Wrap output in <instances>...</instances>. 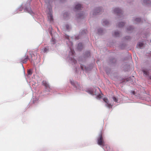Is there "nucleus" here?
I'll return each instance as SVG.
<instances>
[{"label": "nucleus", "mask_w": 151, "mask_h": 151, "mask_svg": "<svg viewBox=\"0 0 151 151\" xmlns=\"http://www.w3.org/2000/svg\"><path fill=\"white\" fill-rule=\"evenodd\" d=\"M97 143L99 145L102 147L105 145V142L103 137V133L101 131L100 132L99 137L97 138Z\"/></svg>", "instance_id": "nucleus-3"}, {"label": "nucleus", "mask_w": 151, "mask_h": 151, "mask_svg": "<svg viewBox=\"0 0 151 151\" xmlns=\"http://www.w3.org/2000/svg\"><path fill=\"white\" fill-rule=\"evenodd\" d=\"M67 40L66 41L70 49V51L69 52V61L72 63H73L75 64L76 63L77 61L76 60L72 58V57H70L71 56H73L74 53V51L72 48L73 43L71 41L69 40L68 36L67 37Z\"/></svg>", "instance_id": "nucleus-1"}, {"label": "nucleus", "mask_w": 151, "mask_h": 151, "mask_svg": "<svg viewBox=\"0 0 151 151\" xmlns=\"http://www.w3.org/2000/svg\"><path fill=\"white\" fill-rule=\"evenodd\" d=\"M98 32L99 34H101L102 32V30L101 29H98Z\"/></svg>", "instance_id": "nucleus-23"}, {"label": "nucleus", "mask_w": 151, "mask_h": 151, "mask_svg": "<svg viewBox=\"0 0 151 151\" xmlns=\"http://www.w3.org/2000/svg\"><path fill=\"white\" fill-rule=\"evenodd\" d=\"M87 31V30H83L82 31V32H81V33L82 34H83V33L84 32H85V33H86V32Z\"/></svg>", "instance_id": "nucleus-29"}, {"label": "nucleus", "mask_w": 151, "mask_h": 151, "mask_svg": "<svg viewBox=\"0 0 151 151\" xmlns=\"http://www.w3.org/2000/svg\"><path fill=\"white\" fill-rule=\"evenodd\" d=\"M76 39H77V40H78L79 39L78 38H77L76 37Z\"/></svg>", "instance_id": "nucleus-38"}, {"label": "nucleus", "mask_w": 151, "mask_h": 151, "mask_svg": "<svg viewBox=\"0 0 151 151\" xmlns=\"http://www.w3.org/2000/svg\"><path fill=\"white\" fill-rule=\"evenodd\" d=\"M114 13L116 14L117 15L122 14V10L119 8H115L114 9Z\"/></svg>", "instance_id": "nucleus-7"}, {"label": "nucleus", "mask_w": 151, "mask_h": 151, "mask_svg": "<svg viewBox=\"0 0 151 151\" xmlns=\"http://www.w3.org/2000/svg\"><path fill=\"white\" fill-rule=\"evenodd\" d=\"M48 47H46L44 49L43 52H47L48 50Z\"/></svg>", "instance_id": "nucleus-20"}, {"label": "nucleus", "mask_w": 151, "mask_h": 151, "mask_svg": "<svg viewBox=\"0 0 151 151\" xmlns=\"http://www.w3.org/2000/svg\"><path fill=\"white\" fill-rule=\"evenodd\" d=\"M143 44L142 42H139L137 45L139 47H141L143 46Z\"/></svg>", "instance_id": "nucleus-19"}, {"label": "nucleus", "mask_w": 151, "mask_h": 151, "mask_svg": "<svg viewBox=\"0 0 151 151\" xmlns=\"http://www.w3.org/2000/svg\"><path fill=\"white\" fill-rule=\"evenodd\" d=\"M35 56V55H31V57L32 58H33V56Z\"/></svg>", "instance_id": "nucleus-33"}, {"label": "nucleus", "mask_w": 151, "mask_h": 151, "mask_svg": "<svg viewBox=\"0 0 151 151\" xmlns=\"http://www.w3.org/2000/svg\"><path fill=\"white\" fill-rule=\"evenodd\" d=\"M33 103H35V98H33Z\"/></svg>", "instance_id": "nucleus-31"}, {"label": "nucleus", "mask_w": 151, "mask_h": 151, "mask_svg": "<svg viewBox=\"0 0 151 151\" xmlns=\"http://www.w3.org/2000/svg\"><path fill=\"white\" fill-rule=\"evenodd\" d=\"M52 42L53 44H54L55 43V39H54L53 37L52 39Z\"/></svg>", "instance_id": "nucleus-21"}, {"label": "nucleus", "mask_w": 151, "mask_h": 151, "mask_svg": "<svg viewBox=\"0 0 151 151\" xmlns=\"http://www.w3.org/2000/svg\"><path fill=\"white\" fill-rule=\"evenodd\" d=\"M104 101L106 103L105 105L107 107L110 108L112 107V106L109 103V101L107 98H103Z\"/></svg>", "instance_id": "nucleus-6"}, {"label": "nucleus", "mask_w": 151, "mask_h": 151, "mask_svg": "<svg viewBox=\"0 0 151 151\" xmlns=\"http://www.w3.org/2000/svg\"><path fill=\"white\" fill-rule=\"evenodd\" d=\"M66 26V27L67 29H69V26L68 25V24H67L65 26Z\"/></svg>", "instance_id": "nucleus-28"}, {"label": "nucleus", "mask_w": 151, "mask_h": 151, "mask_svg": "<svg viewBox=\"0 0 151 151\" xmlns=\"http://www.w3.org/2000/svg\"><path fill=\"white\" fill-rule=\"evenodd\" d=\"M65 14H64V16H65Z\"/></svg>", "instance_id": "nucleus-39"}, {"label": "nucleus", "mask_w": 151, "mask_h": 151, "mask_svg": "<svg viewBox=\"0 0 151 151\" xmlns=\"http://www.w3.org/2000/svg\"><path fill=\"white\" fill-rule=\"evenodd\" d=\"M32 73V70L31 69H29L27 71V74L29 75H31Z\"/></svg>", "instance_id": "nucleus-17"}, {"label": "nucleus", "mask_w": 151, "mask_h": 151, "mask_svg": "<svg viewBox=\"0 0 151 151\" xmlns=\"http://www.w3.org/2000/svg\"><path fill=\"white\" fill-rule=\"evenodd\" d=\"M22 67L23 68H24L23 66L22 65Z\"/></svg>", "instance_id": "nucleus-40"}, {"label": "nucleus", "mask_w": 151, "mask_h": 151, "mask_svg": "<svg viewBox=\"0 0 151 151\" xmlns=\"http://www.w3.org/2000/svg\"><path fill=\"white\" fill-rule=\"evenodd\" d=\"M101 10H102L101 8H97L94 10L93 12V14L94 15L100 13L101 12Z\"/></svg>", "instance_id": "nucleus-8"}, {"label": "nucleus", "mask_w": 151, "mask_h": 151, "mask_svg": "<svg viewBox=\"0 0 151 151\" xmlns=\"http://www.w3.org/2000/svg\"><path fill=\"white\" fill-rule=\"evenodd\" d=\"M124 25V22H120L118 24V26L119 27H122Z\"/></svg>", "instance_id": "nucleus-15"}, {"label": "nucleus", "mask_w": 151, "mask_h": 151, "mask_svg": "<svg viewBox=\"0 0 151 151\" xmlns=\"http://www.w3.org/2000/svg\"><path fill=\"white\" fill-rule=\"evenodd\" d=\"M79 17H80V18L81 17V15H79Z\"/></svg>", "instance_id": "nucleus-35"}, {"label": "nucleus", "mask_w": 151, "mask_h": 151, "mask_svg": "<svg viewBox=\"0 0 151 151\" xmlns=\"http://www.w3.org/2000/svg\"><path fill=\"white\" fill-rule=\"evenodd\" d=\"M145 76H147L149 75L148 70L146 69H144L142 70Z\"/></svg>", "instance_id": "nucleus-12"}, {"label": "nucleus", "mask_w": 151, "mask_h": 151, "mask_svg": "<svg viewBox=\"0 0 151 151\" xmlns=\"http://www.w3.org/2000/svg\"><path fill=\"white\" fill-rule=\"evenodd\" d=\"M133 29V28L132 27L130 26L129 27V28H127V30H131L132 29Z\"/></svg>", "instance_id": "nucleus-25"}, {"label": "nucleus", "mask_w": 151, "mask_h": 151, "mask_svg": "<svg viewBox=\"0 0 151 151\" xmlns=\"http://www.w3.org/2000/svg\"><path fill=\"white\" fill-rule=\"evenodd\" d=\"M132 93L133 95L135 94V92L134 91H132Z\"/></svg>", "instance_id": "nucleus-32"}, {"label": "nucleus", "mask_w": 151, "mask_h": 151, "mask_svg": "<svg viewBox=\"0 0 151 151\" xmlns=\"http://www.w3.org/2000/svg\"><path fill=\"white\" fill-rule=\"evenodd\" d=\"M87 55H86V56H88L90 55V52L88 51L86 52Z\"/></svg>", "instance_id": "nucleus-26"}, {"label": "nucleus", "mask_w": 151, "mask_h": 151, "mask_svg": "<svg viewBox=\"0 0 151 151\" xmlns=\"http://www.w3.org/2000/svg\"><path fill=\"white\" fill-rule=\"evenodd\" d=\"M70 82L71 84L73 85L76 86V85L74 83L73 81H72L71 80L70 81Z\"/></svg>", "instance_id": "nucleus-24"}, {"label": "nucleus", "mask_w": 151, "mask_h": 151, "mask_svg": "<svg viewBox=\"0 0 151 151\" xmlns=\"http://www.w3.org/2000/svg\"><path fill=\"white\" fill-rule=\"evenodd\" d=\"M81 7V4H76L74 8L75 11L78 10H80Z\"/></svg>", "instance_id": "nucleus-11"}, {"label": "nucleus", "mask_w": 151, "mask_h": 151, "mask_svg": "<svg viewBox=\"0 0 151 151\" xmlns=\"http://www.w3.org/2000/svg\"><path fill=\"white\" fill-rule=\"evenodd\" d=\"M81 69L82 70H84V68H85V69H86V67H84V66H83L82 65H81Z\"/></svg>", "instance_id": "nucleus-27"}, {"label": "nucleus", "mask_w": 151, "mask_h": 151, "mask_svg": "<svg viewBox=\"0 0 151 151\" xmlns=\"http://www.w3.org/2000/svg\"><path fill=\"white\" fill-rule=\"evenodd\" d=\"M119 33L118 32H114V36L115 37H118L119 36Z\"/></svg>", "instance_id": "nucleus-18"}, {"label": "nucleus", "mask_w": 151, "mask_h": 151, "mask_svg": "<svg viewBox=\"0 0 151 151\" xmlns=\"http://www.w3.org/2000/svg\"><path fill=\"white\" fill-rule=\"evenodd\" d=\"M24 11L25 12H27L31 14H32L33 13V12L31 10L30 7H28V8H26L24 9Z\"/></svg>", "instance_id": "nucleus-10"}, {"label": "nucleus", "mask_w": 151, "mask_h": 151, "mask_svg": "<svg viewBox=\"0 0 151 151\" xmlns=\"http://www.w3.org/2000/svg\"><path fill=\"white\" fill-rule=\"evenodd\" d=\"M100 90L99 88H96L94 89H89L87 91V92L90 94L91 95H96V98L98 99H99L101 98L102 97V96L99 94H98L99 91H100Z\"/></svg>", "instance_id": "nucleus-2"}, {"label": "nucleus", "mask_w": 151, "mask_h": 151, "mask_svg": "<svg viewBox=\"0 0 151 151\" xmlns=\"http://www.w3.org/2000/svg\"><path fill=\"white\" fill-rule=\"evenodd\" d=\"M43 85L45 88L46 91H50L52 89L51 87L49 84V83L46 81H43L42 82Z\"/></svg>", "instance_id": "nucleus-5"}, {"label": "nucleus", "mask_w": 151, "mask_h": 151, "mask_svg": "<svg viewBox=\"0 0 151 151\" xmlns=\"http://www.w3.org/2000/svg\"><path fill=\"white\" fill-rule=\"evenodd\" d=\"M83 47V45H82V44L81 43H79L77 46V49L78 50H80Z\"/></svg>", "instance_id": "nucleus-13"}, {"label": "nucleus", "mask_w": 151, "mask_h": 151, "mask_svg": "<svg viewBox=\"0 0 151 151\" xmlns=\"http://www.w3.org/2000/svg\"><path fill=\"white\" fill-rule=\"evenodd\" d=\"M37 58V57L35 58H34V59H35V60Z\"/></svg>", "instance_id": "nucleus-37"}, {"label": "nucleus", "mask_w": 151, "mask_h": 151, "mask_svg": "<svg viewBox=\"0 0 151 151\" xmlns=\"http://www.w3.org/2000/svg\"><path fill=\"white\" fill-rule=\"evenodd\" d=\"M112 99L113 100L116 102H117V101H118L117 99L115 97H113Z\"/></svg>", "instance_id": "nucleus-22"}, {"label": "nucleus", "mask_w": 151, "mask_h": 151, "mask_svg": "<svg viewBox=\"0 0 151 151\" xmlns=\"http://www.w3.org/2000/svg\"><path fill=\"white\" fill-rule=\"evenodd\" d=\"M134 20L137 23H138L141 21V19L139 18H136Z\"/></svg>", "instance_id": "nucleus-16"}, {"label": "nucleus", "mask_w": 151, "mask_h": 151, "mask_svg": "<svg viewBox=\"0 0 151 151\" xmlns=\"http://www.w3.org/2000/svg\"><path fill=\"white\" fill-rule=\"evenodd\" d=\"M28 57L27 55H25L24 58H22L21 60V62L22 63H25L28 59Z\"/></svg>", "instance_id": "nucleus-9"}, {"label": "nucleus", "mask_w": 151, "mask_h": 151, "mask_svg": "<svg viewBox=\"0 0 151 151\" xmlns=\"http://www.w3.org/2000/svg\"><path fill=\"white\" fill-rule=\"evenodd\" d=\"M46 5L47 6V7L49 9V12L47 14V17L48 18V20L49 21L52 22L53 21V16L52 14V9L51 7H49V6L47 4L46 2Z\"/></svg>", "instance_id": "nucleus-4"}, {"label": "nucleus", "mask_w": 151, "mask_h": 151, "mask_svg": "<svg viewBox=\"0 0 151 151\" xmlns=\"http://www.w3.org/2000/svg\"><path fill=\"white\" fill-rule=\"evenodd\" d=\"M144 3H146V1H145V0H144Z\"/></svg>", "instance_id": "nucleus-34"}, {"label": "nucleus", "mask_w": 151, "mask_h": 151, "mask_svg": "<svg viewBox=\"0 0 151 151\" xmlns=\"http://www.w3.org/2000/svg\"><path fill=\"white\" fill-rule=\"evenodd\" d=\"M109 24V22L106 19H104L103 21L102 24L104 26L107 25Z\"/></svg>", "instance_id": "nucleus-14"}, {"label": "nucleus", "mask_w": 151, "mask_h": 151, "mask_svg": "<svg viewBox=\"0 0 151 151\" xmlns=\"http://www.w3.org/2000/svg\"><path fill=\"white\" fill-rule=\"evenodd\" d=\"M22 9H23V8L22 7H20V8H19V10L20 11H22Z\"/></svg>", "instance_id": "nucleus-30"}, {"label": "nucleus", "mask_w": 151, "mask_h": 151, "mask_svg": "<svg viewBox=\"0 0 151 151\" xmlns=\"http://www.w3.org/2000/svg\"><path fill=\"white\" fill-rule=\"evenodd\" d=\"M150 78V79H151V76H150V78Z\"/></svg>", "instance_id": "nucleus-36"}]
</instances>
